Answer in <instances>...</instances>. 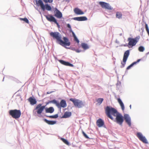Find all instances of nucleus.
<instances>
[{"mask_svg":"<svg viewBox=\"0 0 149 149\" xmlns=\"http://www.w3.org/2000/svg\"><path fill=\"white\" fill-rule=\"evenodd\" d=\"M107 117L120 126H122L124 121V117L115 108L111 106H107L104 108Z\"/></svg>","mask_w":149,"mask_h":149,"instance_id":"1","label":"nucleus"},{"mask_svg":"<svg viewBox=\"0 0 149 149\" xmlns=\"http://www.w3.org/2000/svg\"><path fill=\"white\" fill-rule=\"evenodd\" d=\"M47 106L46 104L42 105L41 103L38 104L33 111V115L36 116H38L40 118H43L44 115L42 114V112L44 110L45 111Z\"/></svg>","mask_w":149,"mask_h":149,"instance_id":"2","label":"nucleus"},{"mask_svg":"<svg viewBox=\"0 0 149 149\" xmlns=\"http://www.w3.org/2000/svg\"><path fill=\"white\" fill-rule=\"evenodd\" d=\"M36 5L38 6H40L42 11L44 12L46 10L49 11H52V8L48 3L44 4L42 0H35Z\"/></svg>","mask_w":149,"mask_h":149,"instance_id":"3","label":"nucleus"},{"mask_svg":"<svg viewBox=\"0 0 149 149\" xmlns=\"http://www.w3.org/2000/svg\"><path fill=\"white\" fill-rule=\"evenodd\" d=\"M63 40H64V42L61 45L62 46L64 47L66 49H69L75 51L76 52L79 53L83 51L79 49L78 48L76 49L74 47H68L67 46H69L71 45V43L70 41L69 38L66 36H63Z\"/></svg>","mask_w":149,"mask_h":149,"instance_id":"4","label":"nucleus"},{"mask_svg":"<svg viewBox=\"0 0 149 149\" xmlns=\"http://www.w3.org/2000/svg\"><path fill=\"white\" fill-rule=\"evenodd\" d=\"M49 35L54 39H56V43L61 45L64 42V40H62L61 35L59 33L51 32L49 33Z\"/></svg>","mask_w":149,"mask_h":149,"instance_id":"5","label":"nucleus"},{"mask_svg":"<svg viewBox=\"0 0 149 149\" xmlns=\"http://www.w3.org/2000/svg\"><path fill=\"white\" fill-rule=\"evenodd\" d=\"M69 100L72 102L74 106L76 108H82L85 106L86 103L84 101H82L75 98H70Z\"/></svg>","mask_w":149,"mask_h":149,"instance_id":"6","label":"nucleus"},{"mask_svg":"<svg viewBox=\"0 0 149 149\" xmlns=\"http://www.w3.org/2000/svg\"><path fill=\"white\" fill-rule=\"evenodd\" d=\"M8 113L10 116L16 120L19 119L21 114V111L17 109L10 110L9 111Z\"/></svg>","mask_w":149,"mask_h":149,"instance_id":"7","label":"nucleus"},{"mask_svg":"<svg viewBox=\"0 0 149 149\" xmlns=\"http://www.w3.org/2000/svg\"><path fill=\"white\" fill-rule=\"evenodd\" d=\"M140 37V36H138L134 38L131 37L128 38L127 41L129 42V45H130L131 48L135 46L136 44L139 41Z\"/></svg>","mask_w":149,"mask_h":149,"instance_id":"8","label":"nucleus"},{"mask_svg":"<svg viewBox=\"0 0 149 149\" xmlns=\"http://www.w3.org/2000/svg\"><path fill=\"white\" fill-rule=\"evenodd\" d=\"M56 105L58 108H60V112H61V107L64 108L67 106L66 101L64 99H62L59 103L58 100H57Z\"/></svg>","mask_w":149,"mask_h":149,"instance_id":"9","label":"nucleus"},{"mask_svg":"<svg viewBox=\"0 0 149 149\" xmlns=\"http://www.w3.org/2000/svg\"><path fill=\"white\" fill-rule=\"evenodd\" d=\"M136 136L143 143L145 144H148V142L145 136H144L142 133L140 132H137Z\"/></svg>","mask_w":149,"mask_h":149,"instance_id":"10","label":"nucleus"},{"mask_svg":"<svg viewBox=\"0 0 149 149\" xmlns=\"http://www.w3.org/2000/svg\"><path fill=\"white\" fill-rule=\"evenodd\" d=\"M53 7V11L54 12V16L58 19H61L63 17L62 13L56 7Z\"/></svg>","mask_w":149,"mask_h":149,"instance_id":"11","label":"nucleus"},{"mask_svg":"<svg viewBox=\"0 0 149 149\" xmlns=\"http://www.w3.org/2000/svg\"><path fill=\"white\" fill-rule=\"evenodd\" d=\"M99 4L102 8L108 10H112L113 9V8L110 6L109 3L103 1H100Z\"/></svg>","mask_w":149,"mask_h":149,"instance_id":"12","label":"nucleus"},{"mask_svg":"<svg viewBox=\"0 0 149 149\" xmlns=\"http://www.w3.org/2000/svg\"><path fill=\"white\" fill-rule=\"evenodd\" d=\"M43 15L45 17L46 19L49 21L51 22H54L57 20L56 19L52 14H48L47 15H45V13H42Z\"/></svg>","mask_w":149,"mask_h":149,"instance_id":"13","label":"nucleus"},{"mask_svg":"<svg viewBox=\"0 0 149 149\" xmlns=\"http://www.w3.org/2000/svg\"><path fill=\"white\" fill-rule=\"evenodd\" d=\"M96 125L99 127H103L107 129L106 126L104 125V120L101 118H99L97 120Z\"/></svg>","mask_w":149,"mask_h":149,"instance_id":"14","label":"nucleus"},{"mask_svg":"<svg viewBox=\"0 0 149 149\" xmlns=\"http://www.w3.org/2000/svg\"><path fill=\"white\" fill-rule=\"evenodd\" d=\"M124 117L126 123L129 127H130L131 126L132 123L131 118L129 115L127 114H124Z\"/></svg>","mask_w":149,"mask_h":149,"instance_id":"15","label":"nucleus"},{"mask_svg":"<svg viewBox=\"0 0 149 149\" xmlns=\"http://www.w3.org/2000/svg\"><path fill=\"white\" fill-rule=\"evenodd\" d=\"M27 100L31 105H34L36 104L37 102L36 99L33 95L29 97Z\"/></svg>","mask_w":149,"mask_h":149,"instance_id":"16","label":"nucleus"},{"mask_svg":"<svg viewBox=\"0 0 149 149\" xmlns=\"http://www.w3.org/2000/svg\"><path fill=\"white\" fill-rule=\"evenodd\" d=\"M58 61L61 64L64 65L72 67H74V65L69 62L66 61L62 59L58 60Z\"/></svg>","mask_w":149,"mask_h":149,"instance_id":"17","label":"nucleus"},{"mask_svg":"<svg viewBox=\"0 0 149 149\" xmlns=\"http://www.w3.org/2000/svg\"><path fill=\"white\" fill-rule=\"evenodd\" d=\"M72 19L79 21H85L88 20L86 17L85 16H82L79 17H74L72 18Z\"/></svg>","mask_w":149,"mask_h":149,"instance_id":"18","label":"nucleus"},{"mask_svg":"<svg viewBox=\"0 0 149 149\" xmlns=\"http://www.w3.org/2000/svg\"><path fill=\"white\" fill-rule=\"evenodd\" d=\"M43 120L49 125H53L56 124L57 121L56 120H49L46 118H43Z\"/></svg>","mask_w":149,"mask_h":149,"instance_id":"19","label":"nucleus"},{"mask_svg":"<svg viewBox=\"0 0 149 149\" xmlns=\"http://www.w3.org/2000/svg\"><path fill=\"white\" fill-rule=\"evenodd\" d=\"M74 13L77 15H82L84 14V12L78 8H76L74 9Z\"/></svg>","mask_w":149,"mask_h":149,"instance_id":"20","label":"nucleus"},{"mask_svg":"<svg viewBox=\"0 0 149 149\" xmlns=\"http://www.w3.org/2000/svg\"><path fill=\"white\" fill-rule=\"evenodd\" d=\"M72 115V113L70 111L65 112L63 115L61 117V118H66L70 117Z\"/></svg>","mask_w":149,"mask_h":149,"instance_id":"21","label":"nucleus"},{"mask_svg":"<svg viewBox=\"0 0 149 149\" xmlns=\"http://www.w3.org/2000/svg\"><path fill=\"white\" fill-rule=\"evenodd\" d=\"M131 49H128L125 51L124 54L123 59L127 60L130 54V51Z\"/></svg>","mask_w":149,"mask_h":149,"instance_id":"22","label":"nucleus"},{"mask_svg":"<svg viewBox=\"0 0 149 149\" xmlns=\"http://www.w3.org/2000/svg\"><path fill=\"white\" fill-rule=\"evenodd\" d=\"M118 102L120 105L121 108L123 111H124L125 109V107L124 103L122 102V100L120 97L118 98L117 99Z\"/></svg>","mask_w":149,"mask_h":149,"instance_id":"23","label":"nucleus"},{"mask_svg":"<svg viewBox=\"0 0 149 149\" xmlns=\"http://www.w3.org/2000/svg\"><path fill=\"white\" fill-rule=\"evenodd\" d=\"M58 113L59 112H58V113L56 114L51 116H47L44 113H42V114L44 115V116H45L46 117H49V118H50L52 119H56L58 117Z\"/></svg>","mask_w":149,"mask_h":149,"instance_id":"24","label":"nucleus"},{"mask_svg":"<svg viewBox=\"0 0 149 149\" xmlns=\"http://www.w3.org/2000/svg\"><path fill=\"white\" fill-rule=\"evenodd\" d=\"M54 111V108L53 107H50L49 108L47 107L45 109V112L46 113H52Z\"/></svg>","mask_w":149,"mask_h":149,"instance_id":"25","label":"nucleus"},{"mask_svg":"<svg viewBox=\"0 0 149 149\" xmlns=\"http://www.w3.org/2000/svg\"><path fill=\"white\" fill-rule=\"evenodd\" d=\"M81 47L84 50H86L89 48L88 45L86 43L82 42L81 45Z\"/></svg>","mask_w":149,"mask_h":149,"instance_id":"26","label":"nucleus"},{"mask_svg":"<svg viewBox=\"0 0 149 149\" xmlns=\"http://www.w3.org/2000/svg\"><path fill=\"white\" fill-rule=\"evenodd\" d=\"M56 102L57 100L56 99H54L51 100H49L47 102H45V104H46V105H47L49 103H53V104H55L56 105Z\"/></svg>","mask_w":149,"mask_h":149,"instance_id":"27","label":"nucleus"},{"mask_svg":"<svg viewBox=\"0 0 149 149\" xmlns=\"http://www.w3.org/2000/svg\"><path fill=\"white\" fill-rule=\"evenodd\" d=\"M61 139L64 143L67 145L68 146L70 145V143L69 142L68 140L65 139L64 138L62 137L61 138Z\"/></svg>","mask_w":149,"mask_h":149,"instance_id":"28","label":"nucleus"},{"mask_svg":"<svg viewBox=\"0 0 149 149\" xmlns=\"http://www.w3.org/2000/svg\"><path fill=\"white\" fill-rule=\"evenodd\" d=\"M127 60L123 59V61L121 62V65L120 66V68H123L125 65L126 63V61H127Z\"/></svg>","mask_w":149,"mask_h":149,"instance_id":"29","label":"nucleus"},{"mask_svg":"<svg viewBox=\"0 0 149 149\" xmlns=\"http://www.w3.org/2000/svg\"><path fill=\"white\" fill-rule=\"evenodd\" d=\"M122 14L120 12H117L116 13V17L118 19L122 18Z\"/></svg>","mask_w":149,"mask_h":149,"instance_id":"30","label":"nucleus"},{"mask_svg":"<svg viewBox=\"0 0 149 149\" xmlns=\"http://www.w3.org/2000/svg\"><path fill=\"white\" fill-rule=\"evenodd\" d=\"M19 19L21 21H23L26 23L28 24L29 23V20L26 17L24 18H19Z\"/></svg>","mask_w":149,"mask_h":149,"instance_id":"31","label":"nucleus"},{"mask_svg":"<svg viewBox=\"0 0 149 149\" xmlns=\"http://www.w3.org/2000/svg\"><path fill=\"white\" fill-rule=\"evenodd\" d=\"M82 133L83 136L85 138L89 139H92V138H89L87 134L83 130H82Z\"/></svg>","mask_w":149,"mask_h":149,"instance_id":"32","label":"nucleus"},{"mask_svg":"<svg viewBox=\"0 0 149 149\" xmlns=\"http://www.w3.org/2000/svg\"><path fill=\"white\" fill-rule=\"evenodd\" d=\"M143 58H142L140 59H137L136 61H134L132 63L133 64V66L135 65H136V64H137L139 62L141 61L142 60Z\"/></svg>","mask_w":149,"mask_h":149,"instance_id":"33","label":"nucleus"},{"mask_svg":"<svg viewBox=\"0 0 149 149\" xmlns=\"http://www.w3.org/2000/svg\"><path fill=\"white\" fill-rule=\"evenodd\" d=\"M138 50L140 52H143L145 49L144 47L142 46H140L138 47Z\"/></svg>","mask_w":149,"mask_h":149,"instance_id":"34","label":"nucleus"},{"mask_svg":"<svg viewBox=\"0 0 149 149\" xmlns=\"http://www.w3.org/2000/svg\"><path fill=\"white\" fill-rule=\"evenodd\" d=\"M66 26L67 28V30H68L69 32L72 31V29L71 28V26L70 24L68 23L66 24Z\"/></svg>","mask_w":149,"mask_h":149,"instance_id":"35","label":"nucleus"},{"mask_svg":"<svg viewBox=\"0 0 149 149\" xmlns=\"http://www.w3.org/2000/svg\"><path fill=\"white\" fill-rule=\"evenodd\" d=\"M103 100L104 99L103 98H99L97 99V102L100 104L102 103Z\"/></svg>","mask_w":149,"mask_h":149,"instance_id":"36","label":"nucleus"},{"mask_svg":"<svg viewBox=\"0 0 149 149\" xmlns=\"http://www.w3.org/2000/svg\"><path fill=\"white\" fill-rule=\"evenodd\" d=\"M53 2V0H45V4L48 3H52Z\"/></svg>","mask_w":149,"mask_h":149,"instance_id":"37","label":"nucleus"},{"mask_svg":"<svg viewBox=\"0 0 149 149\" xmlns=\"http://www.w3.org/2000/svg\"><path fill=\"white\" fill-rule=\"evenodd\" d=\"M74 41L76 42L77 43H79V40L76 36H75V37L74 38Z\"/></svg>","mask_w":149,"mask_h":149,"instance_id":"38","label":"nucleus"},{"mask_svg":"<svg viewBox=\"0 0 149 149\" xmlns=\"http://www.w3.org/2000/svg\"><path fill=\"white\" fill-rule=\"evenodd\" d=\"M120 46H123L124 47H128L129 48H131V47H130V45H129V42L128 43H126L125 44L122 45Z\"/></svg>","mask_w":149,"mask_h":149,"instance_id":"39","label":"nucleus"},{"mask_svg":"<svg viewBox=\"0 0 149 149\" xmlns=\"http://www.w3.org/2000/svg\"><path fill=\"white\" fill-rule=\"evenodd\" d=\"M133 64L132 63H131L127 67V70H129V69H130L131 68H132V67H133Z\"/></svg>","mask_w":149,"mask_h":149,"instance_id":"40","label":"nucleus"},{"mask_svg":"<svg viewBox=\"0 0 149 149\" xmlns=\"http://www.w3.org/2000/svg\"><path fill=\"white\" fill-rule=\"evenodd\" d=\"M70 33H72V36L74 38L75 37V36H76L74 33V31L72 30V31H70L69 32Z\"/></svg>","mask_w":149,"mask_h":149,"instance_id":"41","label":"nucleus"},{"mask_svg":"<svg viewBox=\"0 0 149 149\" xmlns=\"http://www.w3.org/2000/svg\"><path fill=\"white\" fill-rule=\"evenodd\" d=\"M116 86H118L119 87H121V82L120 81H118L117 83L116 84Z\"/></svg>","mask_w":149,"mask_h":149,"instance_id":"42","label":"nucleus"},{"mask_svg":"<svg viewBox=\"0 0 149 149\" xmlns=\"http://www.w3.org/2000/svg\"><path fill=\"white\" fill-rule=\"evenodd\" d=\"M143 22H144V23L145 24V28L146 29L149 28L148 25L146 23V22L143 19Z\"/></svg>","mask_w":149,"mask_h":149,"instance_id":"43","label":"nucleus"},{"mask_svg":"<svg viewBox=\"0 0 149 149\" xmlns=\"http://www.w3.org/2000/svg\"><path fill=\"white\" fill-rule=\"evenodd\" d=\"M54 23L56 24L58 28H60V25H59L58 23L57 22V20H56Z\"/></svg>","mask_w":149,"mask_h":149,"instance_id":"44","label":"nucleus"},{"mask_svg":"<svg viewBox=\"0 0 149 149\" xmlns=\"http://www.w3.org/2000/svg\"><path fill=\"white\" fill-rule=\"evenodd\" d=\"M55 91H48L47 93V94H49L53 93Z\"/></svg>","mask_w":149,"mask_h":149,"instance_id":"45","label":"nucleus"},{"mask_svg":"<svg viewBox=\"0 0 149 149\" xmlns=\"http://www.w3.org/2000/svg\"><path fill=\"white\" fill-rule=\"evenodd\" d=\"M120 87H119L118 86H116V89L117 90H119Z\"/></svg>","mask_w":149,"mask_h":149,"instance_id":"46","label":"nucleus"},{"mask_svg":"<svg viewBox=\"0 0 149 149\" xmlns=\"http://www.w3.org/2000/svg\"><path fill=\"white\" fill-rule=\"evenodd\" d=\"M115 42L116 43L118 44L119 43V42L116 39L115 40Z\"/></svg>","mask_w":149,"mask_h":149,"instance_id":"47","label":"nucleus"},{"mask_svg":"<svg viewBox=\"0 0 149 149\" xmlns=\"http://www.w3.org/2000/svg\"><path fill=\"white\" fill-rule=\"evenodd\" d=\"M127 70H127V68H126V70H125V74H127V73H128Z\"/></svg>","mask_w":149,"mask_h":149,"instance_id":"48","label":"nucleus"},{"mask_svg":"<svg viewBox=\"0 0 149 149\" xmlns=\"http://www.w3.org/2000/svg\"><path fill=\"white\" fill-rule=\"evenodd\" d=\"M146 30L147 32V33L149 32V28H147L146 29Z\"/></svg>","mask_w":149,"mask_h":149,"instance_id":"49","label":"nucleus"},{"mask_svg":"<svg viewBox=\"0 0 149 149\" xmlns=\"http://www.w3.org/2000/svg\"><path fill=\"white\" fill-rule=\"evenodd\" d=\"M141 29L142 32H143L144 31V28L143 27L141 28Z\"/></svg>","mask_w":149,"mask_h":149,"instance_id":"50","label":"nucleus"},{"mask_svg":"<svg viewBox=\"0 0 149 149\" xmlns=\"http://www.w3.org/2000/svg\"><path fill=\"white\" fill-rule=\"evenodd\" d=\"M17 97L19 96L20 97V98H21V96L20 94H18L17 95Z\"/></svg>","mask_w":149,"mask_h":149,"instance_id":"51","label":"nucleus"},{"mask_svg":"<svg viewBox=\"0 0 149 149\" xmlns=\"http://www.w3.org/2000/svg\"><path fill=\"white\" fill-rule=\"evenodd\" d=\"M36 9H37V10H38V11L40 14H41V12L39 10L37 9H36Z\"/></svg>","mask_w":149,"mask_h":149,"instance_id":"52","label":"nucleus"},{"mask_svg":"<svg viewBox=\"0 0 149 149\" xmlns=\"http://www.w3.org/2000/svg\"><path fill=\"white\" fill-rule=\"evenodd\" d=\"M54 58L55 60H57L58 61V58L56 57H54Z\"/></svg>","mask_w":149,"mask_h":149,"instance_id":"53","label":"nucleus"},{"mask_svg":"<svg viewBox=\"0 0 149 149\" xmlns=\"http://www.w3.org/2000/svg\"><path fill=\"white\" fill-rule=\"evenodd\" d=\"M112 59L113 60H115L116 59L114 57H113V58H112Z\"/></svg>","mask_w":149,"mask_h":149,"instance_id":"54","label":"nucleus"},{"mask_svg":"<svg viewBox=\"0 0 149 149\" xmlns=\"http://www.w3.org/2000/svg\"><path fill=\"white\" fill-rule=\"evenodd\" d=\"M66 1L68 2H69L70 0H65Z\"/></svg>","mask_w":149,"mask_h":149,"instance_id":"55","label":"nucleus"},{"mask_svg":"<svg viewBox=\"0 0 149 149\" xmlns=\"http://www.w3.org/2000/svg\"><path fill=\"white\" fill-rule=\"evenodd\" d=\"M149 54V52L147 53L146 54V55H148V54Z\"/></svg>","mask_w":149,"mask_h":149,"instance_id":"56","label":"nucleus"},{"mask_svg":"<svg viewBox=\"0 0 149 149\" xmlns=\"http://www.w3.org/2000/svg\"><path fill=\"white\" fill-rule=\"evenodd\" d=\"M29 42H28V43L27 44H26V46H27L29 45Z\"/></svg>","mask_w":149,"mask_h":149,"instance_id":"57","label":"nucleus"},{"mask_svg":"<svg viewBox=\"0 0 149 149\" xmlns=\"http://www.w3.org/2000/svg\"><path fill=\"white\" fill-rule=\"evenodd\" d=\"M131 106H132L131 105H130V109H131Z\"/></svg>","mask_w":149,"mask_h":149,"instance_id":"58","label":"nucleus"},{"mask_svg":"<svg viewBox=\"0 0 149 149\" xmlns=\"http://www.w3.org/2000/svg\"><path fill=\"white\" fill-rule=\"evenodd\" d=\"M115 62H116L115 61H113V63L114 64H115Z\"/></svg>","mask_w":149,"mask_h":149,"instance_id":"59","label":"nucleus"},{"mask_svg":"<svg viewBox=\"0 0 149 149\" xmlns=\"http://www.w3.org/2000/svg\"><path fill=\"white\" fill-rule=\"evenodd\" d=\"M4 77H3V79L2 80V81H4Z\"/></svg>","mask_w":149,"mask_h":149,"instance_id":"60","label":"nucleus"},{"mask_svg":"<svg viewBox=\"0 0 149 149\" xmlns=\"http://www.w3.org/2000/svg\"><path fill=\"white\" fill-rule=\"evenodd\" d=\"M119 35H120V36H121L122 35V34L120 33V34Z\"/></svg>","mask_w":149,"mask_h":149,"instance_id":"61","label":"nucleus"},{"mask_svg":"<svg viewBox=\"0 0 149 149\" xmlns=\"http://www.w3.org/2000/svg\"><path fill=\"white\" fill-rule=\"evenodd\" d=\"M21 98V101L23 100L22 99V98L21 97V98Z\"/></svg>","mask_w":149,"mask_h":149,"instance_id":"62","label":"nucleus"},{"mask_svg":"<svg viewBox=\"0 0 149 149\" xmlns=\"http://www.w3.org/2000/svg\"><path fill=\"white\" fill-rule=\"evenodd\" d=\"M72 146H75V145H73V144H72Z\"/></svg>","mask_w":149,"mask_h":149,"instance_id":"63","label":"nucleus"},{"mask_svg":"<svg viewBox=\"0 0 149 149\" xmlns=\"http://www.w3.org/2000/svg\"><path fill=\"white\" fill-rule=\"evenodd\" d=\"M115 72H116V73H117V71H116V70H115Z\"/></svg>","mask_w":149,"mask_h":149,"instance_id":"64","label":"nucleus"}]
</instances>
